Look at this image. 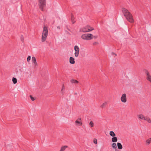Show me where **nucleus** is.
<instances>
[{"label": "nucleus", "mask_w": 151, "mask_h": 151, "mask_svg": "<svg viewBox=\"0 0 151 151\" xmlns=\"http://www.w3.org/2000/svg\"><path fill=\"white\" fill-rule=\"evenodd\" d=\"M122 11L127 20L129 22L133 23L134 20L132 14L127 9L124 8H122Z\"/></svg>", "instance_id": "f257e3e1"}, {"label": "nucleus", "mask_w": 151, "mask_h": 151, "mask_svg": "<svg viewBox=\"0 0 151 151\" xmlns=\"http://www.w3.org/2000/svg\"><path fill=\"white\" fill-rule=\"evenodd\" d=\"M48 31L46 27L44 26L43 27L42 33V41L44 42L45 41L48 35Z\"/></svg>", "instance_id": "f03ea898"}, {"label": "nucleus", "mask_w": 151, "mask_h": 151, "mask_svg": "<svg viewBox=\"0 0 151 151\" xmlns=\"http://www.w3.org/2000/svg\"><path fill=\"white\" fill-rule=\"evenodd\" d=\"M93 35L91 34H85L81 35V37L83 40H89L93 38Z\"/></svg>", "instance_id": "7ed1b4c3"}, {"label": "nucleus", "mask_w": 151, "mask_h": 151, "mask_svg": "<svg viewBox=\"0 0 151 151\" xmlns=\"http://www.w3.org/2000/svg\"><path fill=\"white\" fill-rule=\"evenodd\" d=\"M93 29H94L93 27H91L89 26L88 25L81 29H80V32H86L91 31Z\"/></svg>", "instance_id": "20e7f679"}, {"label": "nucleus", "mask_w": 151, "mask_h": 151, "mask_svg": "<svg viewBox=\"0 0 151 151\" xmlns=\"http://www.w3.org/2000/svg\"><path fill=\"white\" fill-rule=\"evenodd\" d=\"M39 5L40 9L42 11H44L43 8L45 6V0H39Z\"/></svg>", "instance_id": "39448f33"}, {"label": "nucleus", "mask_w": 151, "mask_h": 151, "mask_svg": "<svg viewBox=\"0 0 151 151\" xmlns=\"http://www.w3.org/2000/svg\"><path fill=\"white\" fill-rule=\"evenodd\" d=\"M138 117L139 119H142L145 120H146L148 122V120L149 119V118L143 115L142 114H140L138 115Z\"/></svg>", "instance_id": "423d86ee"}, {"label": "nucleus", "mask_w": 151, "mask_h": 151, "mask_svg": "<svg viewBox=\"0 0 151 151\" xmlns=\"http://www.w3.org/2000/svg\"><path fill=\"white\" fill-rule=\"evenodd\" d=\"M76 126H81L82 125V123L81 122V118H78L76 119L75 123Z\"/></svg>", "instance_id": "0eeeda50"}, {"label": "nucleus", "mask_w": 151, "mask_h": 151, "mask_svg": "<svg viewBox=\"0 0 151 151\" xmlns=\"http://www.w3.org/2000/svg\"><path fill=\"white\" fill-rule=\"evenodd\" d=\"M74 50L75 51V55L76 57H77L78 56L79 52V48L77 45L74 46Z\"/></svg>", "instance_id": "6e6552de"}, {"label": "nucleus", "mask_w": 151, "mask_h": 151, "mask_svg": "<svg viewBox=\"0 0 151 151\" xmlns=\"http://www.w3.org/2000/svg\"><path fill=\"white\" fill-rule=\"evenodd\" d=\"M145 73L146 75L147 79L151 83V76L149 72L147 70H146L145 71Z\"/></svg>", "instance_id": "1a4fd4ad"}, {"label": "nucleus", "mask_w": 151, "mask_h": 151, "mask_svg": "<svg viewBox=\"0 0 151 151\" xmlns=\"http://www.w3.org/2000/svg\"><path fill=\"white\" fill-rule=\"evenodd\" d=\"M32 65L34 66V68H35L38 66V64L36 62L35 57H32Z\"/></svg>", "instance_id": "9d476101"}, {"label": "nucleus", "mask_w": 151, "mask_h": 151, "mask_svg": "<svg viewBox=\"0 0 151 151\" xmlns=\"http://www.w3.org/2000/svg\"><path fill=\"white\" fill-rule=\"evenodd\" d=\"M121 100L123 103H125L127 102V96L125 93L123 94L122 95L121 98Z\"/></svg>", "instance_id": "9b49d317"}, {"label": "nucleus", "mask_w": 151, "mask_h": 151, "mask_svg": "<svg viewBox=\"0 0 151 151\" xmlns=\"http://www.w3.org/2000/svg\"><path fill=\"white\" fill-rule=\"evenodd\" d=\"M69 62L71 64H73L75 63V61L74 58L72 57H70V58Z\"/></svg>", "instance_id": "f8f14e48"}, {"label": "nucleus", "mask_w": 151, "mask_h": 151, "mask_svg": "<svg viewBox=\"0 0 151 151\" xmlns=\"http://www.w3.org/2000/svg\"><path fill=\"white\" fill-rule=\"evenodd\" d=\"M145 144L147 145H148L151 143V138H150L147 139L145 141Z\"/></svg>", "instance_id": "ddd939ff"}, {"label": "nucleus", "mask_w": 151, "mask_h": 151, "mask_svg": "<svg viewBox=\"0 0 151 151\" xmlns=\"http://www.w3.org/2000/svg\"><path fill=\"white\" fill-rule=\"evenodd\" d=\"M68 147V146L67 145H65L62 146L60 149L59 151H64L65 150V149Z\"/></svg>", "instance_id": "4468645a"}, {"label": "nucleus", "mask_w": 151, "mask_h": 151, "mask_svg": "<svg viewBox=\"0 0 151 151\" xmlns=\"http://www.w3.org/2000/svg\"><path fill=\"white\" fill-rule=\"evenodd\" d=\"M107 104V102L106 101H105L104 103H103L100 106V107L101 108L103 109L104 108L106 105Z\"/></svg>", "instance_id": "2eb2a0df"}, {"label": "nucleus", "mask_w": 151, "mask_h": 151, "mask_svg": "<svg viewBox=\"0 0 151 151\" xmlns=\"http://www.w3.org/2000/svg\"><path fill=\"white\" fill-rule=\"evenodd\" d=\"M112 141L113 142H116L117 141V139L116 137H114L111 139Z\"/></svg>", "instance_id": "dca6fc26"}, {"label": "nucleus", "mask_w": 151, "mask_h": 151, "mask_svg": "<svg viewBox=\"0 0 151 151\" xmlns=\"http://www.w3.org/2000/svg\"><path fill=\"white\" fill-rule=\"evenodd\" d=\"M117 147L119 149H122V146L121 144L120 143H117Z\"/></svg>", "instance_id": "f3484780"}, {"label": "nucleus", "mask_w": 151, "mask_h": 151, "mask_svg": "<svg viewBox=\"0 0 151 151\" xmlns=\"http://www.w3.org/2000/svg\"><path fill=\"white\" fill-rule=\"evenodd\" d=\"M109 134L111 136L113 137H115L116 135L114 132L112 131L110 132Z\"/></svg>", "instance_id": "a211bd4d"}, {"label": "nucleus", "mask_w": 151, "mask_h": 151, "mask_svg": "<svg viewBox=\"0 0 151 151\" xmlns=\"http://www.w3.org/2000/svg\"><path fill=\"white\" fill-rule=\"evenodd\" d=\"M12 81H13L14 83L15 84L17 83V79L14 77H13L12 79Z\"/></svg>", "instance_id": "6ab92c4d"}, {"label": "nucleus", "mask_w": 151, "mask_h": 151, "mask_svg": "<svg viewBox=\"0 0 151 151\" xmlns=\"http://www.w3.org/2000/svg\"><path fill=\"white\" fill-rule=\"evenodd\" d=\"M89 125L91 127H93L94 126V123L92 121H91L89 122Z\"/></svg>", "instance_id": "aec40b11"}, {"label": "nucleus", "mask_w": 151, "mask_h": 151, "mask_svg": "<svg viewBox=\"0 0 151 151\" xmlns=\"http://www.w3.org/2000/svg\"><path fill=\"white\" fill-rule=\"evenodd\" d=\"M71 82L72 83H78V81L74 79H72L71 81Z\"/></svg>", "instance_id": "412c9836"}, {"label": "nucleus", "mask_w": 151, "mask_h": 151, "mask_svg": "<svg viewBox=\"0 0 151 151\" xmlns=\"http://www.w3.org/2000/svg\"><path fill=\"white\" fill-rule=\"evenodd\" d=\"M112 147L114 149H116L117 148L116 144L115 143H113L112 145Z\"/></svg>", "instance_id": "4be33fe9"}, {"label": "nucleus", "mask_w": 151, "mask_h": 151, "mask_svg": "<svg viewBox=\"0 0 151 151\" xmlns=\"http://www.w3.org/2000/svg\"><path fill=\"white\" fill-rule=\"evenodd\" d=\"M93 143L96 144L97 145L98 144L97 140L96 138H94L93 140Z\"/></svg>", "instance_id": "5701e85b"}, {"label": "nucleus", "mask_w": 151, "mask_h": 151, "mask_svg": "<svg viewBox=\"0 0 151 151\" xmlns=\"http://www.w3.org/2000/svg\"><path fill=\"white\" fill-rule=\"evenodd\" d=\"M29 97L31 99V100L32 101H34L35 100V97H34L32 95H30L29 96Z\"/></svg>", "instance_id": "b1692460"}, {"label": "nucleus", "mask_w": 151, "mask_h": 151, "mask_svg": "<svg viewBox=\"0 0 151 151\" xmlns=\"http://www.w3.org/2000/svg\"><path fill=\"white\" fill-rule=\"evenodd\" d=\"M74 18V17L73 15H72L71 16V19L72 22V23L73 24L75 22V21H73Z\"/></svg>", "instance_id": "393cba45"}, {"label": "nucleus", "mask_w": 151, "mask_h": 151, "mask_svg": "<svg viewBox=\"0 0 151 151\" xmlns=\"http://www.w3.org/2000/svg\"><path fill=\"white\" fill-rule=\"evenodd\" d=\"M31 60V56H29L27 59V62H29Z\"/></svg>", "instance_id": "a878e982"}, {"label": "nucleus", "mask_w": 151, "mask_h": 151, "mask_svg": "<svg viewBox=\"0 0 151 151\" xmlns=\"http://www.w3.org/2000/svg\"><path fill=\"white\" fill-rule=\"evenodd\" d=\"M21 40L22 42H23L24 40V38L23 36L22 35L21 37Z\"/></svg>", "instance_id": "bb28decb"}, {"label": "nucleus", "mask_w": 151, "mask_h": 151, "mask_svg": "<svg viewBox=\"0 0 151 151\" xmlns=\"http://www.w3.org/2000/svg\"><path fill=\"white\" fill-rule=\"evenodd\" d=\"M65 89V88L64 86H62V89H61V91L62 92H63V91Z\"/></svg>", "instance_id": "cd10ccee"}, {"label": "nucleus", "mask_w": 151, "mask_h": 151, "mask_svg": "<svg viewBox=\"0 0 151 151\" xmlns=\"http://www.w3.org/2000/svg\"><path fill=\"white\" fill-rule=\"evenodd\" d=\"M93 45H97V44H98V42H94L93 43Z\"/></svg>", "instance_id": "c85d7f7f"}, {"label": "nucleus", "mask_w": 151, "mask_h": 151, "mask_svg": "<svg viewBox=\"0 0 151 151\" xmlns=\"http://www.w3.org/2000/svg\"><path fill=\"white\" fill-rule=\"evenodd\" d=\"M148 122L149 123H151V119H149V120H148Z\"/></svg>", "instance_id": "c756f323"}, {"label": "nucleus", "mask_w": 151, "mask_h": 151, "mask_svg": "<svg viewBox=\"0 0 151 151\" xmlns=\"http://www.w3.org/2000/svg\"><path fill=\"white\" fill-rule=\"evenodd\" d=\"M60 26H58L57 27V28L59 29H60Z\"/></svg>", "instance_id": "7c9ffc66"}, {"label": "nucleus", "mask_w": 151, "mask_h": 151, "mask_svg": "<svg viewBox=\"0 0 151 151\" xmlns=\"http://www.w3.org/2000/svg\"><path fill=\"white\" fill-rule=\"evenodd\" d=\"M114 54L115 56H116V54L115 53H112Z\"/></svg>", "instance_id": "2f4dec72"}, {"label": "nucleus", "mask_w": 151, "mask_h": 151, "mask_svg": "<svg viewBox=\"0 0 151 151\" xmlns=\"http://www.w3.org/2000/svg\"><path fill=\"white\" fill-rule=\"evenodd\" d=\"M116 151H119L118 150H116Z\"/></svg>", "instance_id": "473e14b6"}]
</instances>
